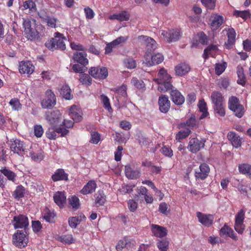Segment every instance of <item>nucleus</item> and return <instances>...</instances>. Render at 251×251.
Masks as SVG:
<instances>
[{
    "label": "nucleus",
    "mask_w": 251,
    "mask_h": 251,
    "mask_svg": "<svg viewBox=\"0 0 251 251\" xmlns=\"http://www.w3.org/2000/svg\"><path fill=\"white\" fill-rule=\"evenodd\" d=\"M199 42L203 45H207L208 38L203 32H201L198 34Z\"/></svg>",
    "instance_id": "774afa93"
},
{
    "label": "nucleus",
    "mask_w": 251,
    "mask_h": 251,
    "mask_svg": "<svg viewBox=\"0 0 251 251\" xmlns=\"http://www.w3.org/2000/svg\"><path fill=\"white\" fill-rule=\"evenodd\" d=\"M191 133L190 129L186 128L184 130L178 131L176 136V139L180 142L182 139L187 138Z\"/></svg>",
    "instance_id": "a18cd8bd"
},
{
    "label": "nucleus",
    "mask_w": 251,
    "mask_h": 251,
    "mask_svg": "<svg viewBox=\"0 0 251 251\" xmlns=\"http://www.w3.org/2000/svg\"><path fill=\"white\" fill-rule=\"evenodd\" d=\"M159 109L163 113H167L170 109L171 103L167 95H161L158 99Z\"/></svg>",
    "instance_id": "a211bd4d"
},
{
    "label": "nucleus",
    "mask_w": 251,
    "mask_h": 251,
    "mask_svg": "<svg viewBox=\"0 0 251 251\" xmlns=\"http://www.w3.org/2000/svg\"><path fill=\"white\" fill-rule=\"evenodd\" d=\"M154 81L158 84V90L160 92H167L173 87L172 77L163 68L160 69Z\"/></svg>",
    "instance_id": "f257e3e1"
},
{
    "label": "nucleus",
    "mask_w": 251,
    "mask_h": 251,
    "mask_svg": "<svg viewBox=\"0 0 251 251\" xmlns=\"http://www.w3.org/2000/svg\"><path fill=\"white\" fill-rule=\"evenodd\" d=\"M100 140V134L96 131L91 132V139L90 142L92 144H97Z\"/></svg>",
    "instance_id": "4d7b16f0"
},
{
    "label": "nucleus",
    "mask_w": 251,
    "mask_h": 251,
    "mask_svg": "<svg viewBox=\"0 0 251 251\" xmlns=\"http://www.w3.org/2000/svg\"><path fill=\"white\" fill-rule=\"evenodd\" d=\"M151 227L152 234L156 237L162 238L167 234L168 230L165 227L153 224Z\"/></svg>",
    "instance_id": "5701e85b"
},
{
    "label": "nucleus",
    "mask_w": 251,
    "mask_h": 251,
    "mask_svg": "<svg viewBox=\"0 0 251 251\" xmlns=\"http://www.w3.org/2000/svg\"><path fill=\"white\" fill-rule=\"evenodd\" d=\"M65 40H66V39L64 35L58 32H56L54 34V37L47 41L45 45L50 50H64L66 49Z\"/></svg>",
    "instance_id": "f03ea898"
},
{
    "label": "nucleus",
    "mask_w": 251,
    "mask_h": 251,
    "mask_svg": "<svg viewBox=\"0 0 251 251\" xmlns=\"http://www.w3.org/2000/svg\"><path fill=\"white\" fill-rule=\"evenodd\" d=\"M227 137L228 139L231 142L233 147L237 148L241 146V139L235 132L230 131L228 133Z\"/></svg>",
    "instance_id": "473e14b6"
},
{
    "label": "nucleus",
    "mask_w": 251,
    "mask_h": 251,
    "mask_svg": "<svg viewBox=\"0 0 251 251\" xmlns=\"http://www.w3.org/2000/svg\"><path fill=\"white\" fill-rule=\"evenodd\" d=\"M226 67V62L216 64L215 74L218 75H220L224 72Z\"/></svg>",
    "instance_id": "13d9d810"
},
{
    "label": "nucleus",
    "mask_w": 251,
    "mask_h": 251,
    "mask_svg": "<svg viewBox=\"0 0 251 251\" xmlns=\"http://www.w3.org/2000/svg\"><path fill=\"white\" fill-rule=\"evenodd\" d=\"M89 74L93 77L100 79H105L108 75V71L106 67H91Z\"/></svg>",
    "instance_id": "ddd939ff"
},
{
    "label": "nucleus",
    "mask_w": 251,
    "mask_h": 251,
    "mask_svg": "<svg viewBox=\"0 0 251 251\" xmlns=\"http://www.w3.org/2000/svg\"><path fill=\"white\" fill-rule=\"evenodd\" d=\"M169 241L167 238L163 239L157 242V247L160 251H167L169 249Z\"/></svg>",
    "instance_id": "3c124183"
},
{
    "label": "nucleus",
    "mask_w": 251,
    "mask_h": 251,
    "mask_svg": "<svg viewBox=\"0 0 251 251\" xmlns=\"http://www.w3.org/2000/svg\"><path fill=\"white\" fill-rule=\"evenodd\" d=\"M81 219L78 217H73L69 219V224L73 228H76L77 226L80 224Z\"/></svg>",
    "instance_id": "052dcab7"
},
{
    "label": "nucleus",
    "mask_w": 251,
    "mask_h": 251,
    "mask_svg": "<svg viewBox=\"0 0 251 251\" xmlns=\"http://www.w3.org/2000/svg\"><path fill=\"white\" fill-rule=\"evenodd\" d=\"M164 60L163 55L160 53L156 54H146L144 56V63L147 66H151L154 65L159 64Z\"/></svg>",
    "instance_id": "9b49d317"
},
{
    "label": "nucleus",
    "mask_w": 251,
    "mask_h": 251,
    "mask_svg": "<svg viewBox=\"0 0 251 251\" xmlns=\"http://www.w3.org/2000/svg\"><path fill=\"white\" fill-rule=\"evenodd\" d=\"M218 49L216 45H211L208 46L206 49H204L203 54L202 55L203 58L206 60L209 58V55L212 51L216 52Z\"/></svg>",
    "instance_id": "de8ad7c7"
},
{
    "label": "nucleus",
    "mask_w": 251,
    "mask_h": 251,
    "mask_svg": "<svg viewBox=\"0 0 251 251\" xmlns=\"http://www.w3.org/2000/svg\"><path fill=\"white\" fill-rule=\"evenodd\" d=\"M238 105H241L240 103L239 100L236 97L231 96L229 98L228 106L231 111H235V109L238 107Z\"/></svg>",
    "instance_id": "49530a36"
},
{
    "label": "nucleus",
    "mask_w": 251,
    "mask_h": 251,
    "mask_svg": "<svg viewBox=\"0 0 251 251\" xmlns=\"http://www.w3.org/2000/svg\"><path fill=\"white\" fill-rule=\"evenodd\" d=\"M11 223L14 229H23L22 230L26 231L29 226L28 219L23 214H19L14 216Z\"/></svg>",
    "instance_id": "39448f33"
},
{
    "label": "nucleus",
    "mask_w": 251,
    "mask_h": 251,
    "mask_svg": "<svg viewBox=\"0 0 251 251\" xmlns=\"http://www.w3.org/2000/svg\"><path fill=\"white\" fill-rule=\"evenodd\" d=\"M250 15V13L249 11L245 10V11H238L235 10L234 12V15L236 16L237 17H241L244 20H246L249 15Z\"/></svg>",
    "instance_id": "0e129e2a"
},
{
    "label": "nucleus",
    "mask_w": 251,
    "mask_h": 251,
    "mask_svg": "<svg viewBox=\"0 0 251 251\" xmlns=\"http://www.w3.org/2000/svg\"><path fill=\"white\" fill-rule=\"evenodd\" d=\"M47 120L54 126L62 125V117L60 112L58 110H53L50 112H47L46 114Z\"/></svg>",
    "instance_id": "9d476101"
},
{
    "label": "nucleus",
    "mask_w": 251,
    "mask_h": 251,
    "mask_svg": "<svg viewBox=\"0 0 251 251\" xmlns=\"http://www.w3.org/2000/svg\"><path fill=\"white\" fill-rule=\"evenodd\" d=\"M69 204L74 209H77L80 206L79 200L76 196H72L68 199Z\"/></svg>",
    "instance_id": "603ef678"
},
{
    "label": "nucleus",
    "mask_w": 251,
    "mask_h": 251,
    "mask_svg": "<svg viewBox=\"0 0 251 251\" xmlns=\"http://www.w3.org/2000/svg\"><path fill=\"white\" fill-rule=\"evenodd\" d=\"M186 126L189 127L190 130L197 128V120L194 115L192 114L191 117L186 122H181L178 125V128H184Z\"/></svg>",
    "instance_id": "a878e982"
},
{
    "label": "nucleus",
    "mask_w": 251,
    "mask_h": 251,
    "mask_svg": "<svg viewBox=\"0 0 251 251\" xmlns=\"http://www.w3.org/2000/svg\"><path fill=\"white\" fill-rule=\"evenodd\" d=\"M219 234L221 237H229L235 241L238 240L237 236L233 230L226 224L221 228Z\"/></svg>",
    "instance_id": "b1692460"
},
{
    "label": "nucleus",
    "mask_w": 251,
    "mask_h": 251,
    "mask_svg": "<svg viewBox=\"0 0 251 251\" xmlns=\"http://www.w3.org/2000/svg\"><path fill=\"white\" fill-rule=\"evenodd\" d=\"M199 222L203 226L210 227L213 224L214 217L211 214H206L201 212L196 213Z\"/></svg>",
    "instance_id": "dca6fc26"
},
{
    "label": "nucleus",
    "mask_w": 251,
    "mask_h": 251,
    "mask_svg": "<svg viewBox=\"0 0 251 251\" xmlns=\"http://www.w3.org/2000/svg\"><path fill=\"white\" fill-rule=\"evenodd\" d=\"M95 197L96 198L95 204L97 206H99L104 204L106 201V197L103 191H99L96 194H95Z\"/></svg>",
    "instance_id": "a19ab883"
},
{
    "label": "nucleus",
    "mask_w": 251,
    "mask_h": 251,
    "mask_svg": "<svg viewBox=\"0 0 251 251\" xmlns=\"http://www.w3.org/2000/svg\"><path fill=\"white\" fill-rule=\"evenodd\" d=\"M205 140L201 139L199 140L197 138H192L190 139L187 149L191 153H195L204 148L205 146Z\"/></svg>",
    "instance_id": "1a4fd4ad"
},
{
    "label": "nucleus",
    "mask_w": 251,
    "mask_h": 251,
    "mask_svg": "<svg viewBox=\"0 0 251 251\" xmlns=\"http://www.w3.org/2000/svg\"><path fill=\"white\" fill-rule=\"evenodd\" d=\"M0 173L2 174L8 180L15 182L16 180V174L9 169H6L5 167L0 170Z\"/></svg>",
    "instance_id": "4c0bfd02"
},
{
    "label": "nucleus",
    "mask_w": 251,
    "mask_h": 251,
    "mask_svg": "<svg viewBox=\"0 0 251 251\" xmlns=\"http://www.w3.org/2000/svg\"><path fill=\"white\" fill-rule=\"evenodd\" d=\"M100 100L105 109H107L108 110L112 109L109 101V99L106 96L103 94L101 95Z\"/></svg>",
    "instance_id": "680f3d73"
},
{
    "label": "nucleus",
    "mask_w": 251,
    "mask_h": 251,
    "mask_svg": "<svg viewBox=\"0 0 251 251\" xmlns=\"http://www.w3.org/2000/svg\"><path fill=\"white\" fill-rule=\"evenodd\" d=\"M13 245L19 249L26 247L28 242V236L26 231L17 230L12 235Z\"/></svg>",
    "instance_id": "20e7f679"
},
{
    "label": "nucleus",
    "mask_w": 251,
    "mask_h": 251,
    "mask_svg": "<svg viewBox=\"0 0 251 251\" xmlns=\"http://www.w3.org/2000/svg\"><path fill=\"white\" fill-rule=\"evenodd\" d=\"M130 15L126 11H123L118 14V20L121 22L126 21L129 19Z\"/></svg>",
    "instance_id": "338daca9"
},
{
    "label": "nucleus",
    "mask_w": 251,
    "mask_h": 251,
    "mask_svg": "<svg viewBox=\"0 0 251 251\" xmlns=\"http://www.w3.org/2000/svg\"><path fill=\"white\" fill-rule=\"evenodd\" d=\"M25 33L27 35L28 38L31 40H37L40 38L38 31L35 28L33 27L28 31H25Z\"/></svg>",
    "instance_id": "8fccbe9b"
},
{
    "label": "nucleus",
    "mask_w": 251,
    "mask_h": 251,
    "mask_svg": "<svg viewBox=\"0 0 251 251\" xmlns=\"http://www.w3.org/2000/svg\"><path fill=\"white\" fill-rule=\"evenodd\" d=\"M79 81L80 83L87 87L92 84V79L88 74H84L80 75Z\"/></svg>",
    "instance_id": "09e8293b"
},
{
    "label": "nucleus",
    "mask_w": 251,
    "mask_h": 251,
    "mask_svg": "<svg viewBox=\"0 0 251 251\" xmlns=\"http://www.w3.org/2000/svg\"><path fill=\"white\" fill-rule=\"evenodd\" d=\"M69 114L73 121L75 122H79L82 120V111L76 105H73L70 107Z\"/></svg>",
    "instance_id": "4be33fe9"
},
{
    "label": "nucleus",
    "mask_w": 251,
    "mask_h": 251,
    "mask_svg": "<svg viewBox=\"0 0 251 251\" xmlns=\"http://www.w3.org/2000/svg\"><path fill=\"white\" fill-rule=\"evenodd\" d=\"M238 169L241 174L246 175L251 179V165L247 163L240 164Z\"/></svg>",
    "instance_id": "ea45409f"
},
{
    "label": "nucleus",
    "mask_w": 251,
    "mask_h": 251,
    "mask_svg": "<svg viewBox=\"0 0 251 251\" xmlns=\"http://www.w3.org/2000/svg\"><path fill=\"white\" fill-rule=\"evenodd\" d=\"M9 104L14 110H18L21 108V104L19 100L17 98L12 99L9 101Z\"/></svg>",
    "instance_id": "e2e57ef3"
},
{
    "label": "nucleus",
    "mask_w": 251,
    "mask_h": 251,
    "mask_svg": "<svg viewBox=\"0 0 251 251\" xmlns=\"http://www.w3.org/2000/svg\"><path fill=\"white\" fill-rule=\"evenodd\" d=\"M211 99L214 104L215 111L221 116H224L226 114L223 105L224 98L221 93L218 91H214L211 94Z\"/></svg>",
    "instance_id": "7ed1b4c3"
},
{
    "label": "nucleus",
    "mask_w": 251,
    "mask_h": 251,
    "mask_svg": "<svg viewBox=\"0 0 251 251\" xmlns=\"http://www.w3.org/2000/svg\"><path fill=\"white\" fill-rule=\"evenodd\" d=\"M146 42L147 45L145 54L148 53L153 54V51L157 48V43L156 41L151 37H148Z\"/></svg>",
    "instance_id": "72a5a7b5"
},
{
    "label": "nucleus",
    "mask_w": 251,
    "mask_h": 251,
    "mask_svg": "<svg viewBox=\"0 0 251 251\" xmlns=\"http://www.w3.org/2000/svg\"><path fill=\"white\" fill-rule=\"evenodd\" d=\"M182 33L178 29H172L168 30H162L161 36L163 39L168 43L176 42L179 39Z\"/></svg>",
    "instance_id": "423d86ee"
},
{
    "label": "nucleus",
    "mask_w": 251,
    "mask_h": 251,
    "mask_svg": "<svg viewBox=\"0 0 251 251\" xmlns=\"http://www.w3.org/2000/svg\"><path fill=\"white\" fill-rule=\"evenodd\" d=\"M34 66L31 61H22L19 67V72L21 74L31 75L34 71Z\"/></svg>",
    "instance_id": "412c9836"
},
{
    "label": "nucleus",
    "mask_w": 251,
    "mask_h": 251,
    "mask_svg": "<svg viewBox=\"0 0 251 251\" xmlns=\"http://www.w3.org/2000/svg\"><path fill=\"white\" fill-rule=\"evenodd\" d=\"M237 74L238 78L237 81V83L244 86L246 83V78L244 73L243 68L241 65H238L237 67Z\"/></svg>",
    "instance_id": "e433bc0d"
},
{
    "label": "nucleus",
    "mask_w": 251,
    "mask_h": 251,
    "mask_svg": "<svg viewBox=\"0 0 251 251\" xmlns=\"http://www.w3.org/2000/svg\"><path fill=\"white\" fill-rule=\"evenodd\" d=\"M161 153L166 156L171 157L173 155V151L169 146H164L160 150Z\"/></svg>",
    "instance_id": "69168bd1"
},
{
    "label": "nucleus",
    "mask_w": 251,
    "mask_h": 251,
    "mask_svg": "<svg viewBox=\"0 0 251 251\" xmlns=\"http://www.w3.org/2000/svg\"><path fill=\"white\" fill-rule=\"evenodd\" d=\"M201 2L208 9L214 10L215 8L216 0H201Z\"/></svg>",
    "instance_id": "864d4df0"
},
{
    "label": "nucleus",
    "mask_w": 251,
    "mask_h": 251,
    "mask_svg": "<svg viewBox=\"0 0 251 251\" xmlns=\"http://www.w3.org/2000/svg\"><path fill=\"white\" fill-rule=\"evenodd\" d=\"M51 179L54 182L68 180V174L65 173L63 169H57L51 176Z\"/></svg>",
    "instance_id": "cd10ccee"
},
{
    "label": "nucleus",
    "mask_w": 251,
    "mask_h": 251,
    "mask_svg": "<svg viewBox=\"0 0 251 251\" xmlns=\"http://www.w3.org/2000/svg\"><path fill=\"white\" fill-rule=\"evenodd\" d=\"M128 36H120L114 40L112 42L116 48L122 46L128 40Z\"/></svg>",
    "instance_id": "5fc2aeb1"
},
{
    "label": "nucleus",
    "mask_w": 251,
    "mask_h": 251,
    "mask_svg": "<svg viewBox=\"0 0 251 251\" xmlns=\"http://www.w3.org/2000/svg\"><path fill=\"white\" fill-rule=\"evenodd\" d=\"M10 149L11 151L20 156H24L26 153L25 144L23 141L16 139L10 140Z\"/></svg>",
    "instance_id": "0eeeda50"
},
{
    "label": "nucleus",
    "mask_w": 251,
    "mask_h": 251,
    "mask_svg": "<svg viewBox=\"0 0 251 251\" xmlns=\"http://www.w3.org/2000/svg\"><path fill=\"white\" fill-rule=\"evenodd\" d=\"M210 25L213 30H217L222 25L224 21L223 16L217 13H212L209 19Z\"/></svg>",
    "instance_id": "6ab92c4d"
},
{
    "label": "nucleus",
    "mask_w": 251,
    "mask_h": 251,
    "mask_svg": "<svg viewBox=\"0 0 251 251\" xmlns=\"http://www.w3.org/2000/svg\"><path fill=\"white\" fill-rule=\"evenodd\" d=\"M60 93L66 100H69L73 98L71 90L68 85H64L61 87Z\"/></svg>",
    "instance_id": "79ce46f5"
},
{
    "label": "nucleus",
    "mask_w": 251,
    "mask_h": 251,
    "mask_svg": "<svg viewBox=\"0 0 251 251\" xmlns=\"http://www.w3.org/2000/svg\"><path fill=\"white\" fill-rule=\"evenodd\" d=\"M226 31L227 40L225 43V48L226 49H231L233 48L235 42L236 32L232 27L226 28L224 30Z\"/></svg>",
    "instance_id": "f3484780"
},
{
    "label": "nucleus",
    "mask_w": 251,
    "mask_h": 251,
    "mask_svg": "<svg viewBox=\"0 0 251 251\" xmlns=\"http://www.w3.org/2000/svg\"><path fill=\"white\" fill-rule=\"evenodd\" d=\"M73 59L75 62L79 63L83 66H86L88 64L87 54L85 52H76L74 53Z\"/></svg>",
    "instance_id": "7c9ffc66"
},
{
    "label": "nucleus",
    "mask_w": 251,
    "mask_h": 251,
    "mask_svg": "<svg viewBox=\"0 0 251 251\" xmlns=\"http://www.w3.org/2000/svg\"><path fill=\"white\" fill-rule=\"evenodd\" d=\"M55 96L53 92L48 89L46 92V96L41 101V105L44 108H49L54 106L55 104Z\"/></svg>",
    "instance_id": "f8f14e48"
},
{
    "label": "nucleus",
    "mask_w": 251,
    "mask_h": 251,
    "mask_svg": "<svg viewBox=\"0 0 251 251\" xmlns=\"http://www.w3.org/2000/svg\"><path fill=\"white\" fill-rule=\"evenodd\" d=\"M125 66L128 69H132L136 68V62L132 58H126L124 60Z\"/></svg>",
    "instance_id": "bf43d9fd"
},
{
    "label": "nucleus",
    "mask_w": 251,
    "mask_h": 251,
    "mask_svg": "<svg viewBox=\"0 0 251 251\" xmlns=\"http://www.w3.org/2000/svg\"><path fill=\"white\" fill-rule=\"evenodd\" d=\"M40 17L44 22L47 23L48 26L51 28L56 27L57 19L53 16H50L45 12L41 13Z\"/></svg>",
    "instance_id": "c85d7f7f"
},
{
    "label": "nucleus",
    "mask_w": 251,
    "mask_h": 251,
    "mask_svg": "<svg viewBox=\"0 0 251 251\" xmlns=\"http://www.w3.org/2000/svg\"><path fill=\"white\" fill-rule=\"evenodd\" d=\"M56 215L53 211H51L48 208H45L42 212V217L47 222L53 223Z\"/></svg>",
    "instance_id": "c9c22d12"
},
{
    "label": "nucleus",
    "mask_w": 251,
    "mask_h": 251,
    "mask_svg": "<svg viewBox=\"0 0 251 251\" xmlns=\"http://www.w3.org/2000/svg\"><path fill=\"white\" fill-rule=\"evenodd\" d=\"M29 156L35 161H40L43 159L44 157L42 151L38 152L31 151L29 152Z\"/></svg>",
    "instance_id": "6e6d98bb"
},
{
    "label": "nucleus",
    "mask_w": 251,
    "mask_h": 251,
    "mask_svg": "<svg viewBox=\"0 0 251 251\" xmlns=\"http://www.w3.org/2000/svg\"><path fill=\"white\" fill-rule=\"evenodd\" d=\"M210 168L206 163H202L199 167V169L195 172V177L196 179L204 180L208 176Z\"/></svg>",
    "instance_id": "2eb2a0df"
},
{
    "label": "nucleus",
    "mask_w": 251,
    "mask_h": 251,
    "mask_svg": "<svg viewBox=\"0 0 251 251\" xmlns=\"http://www.w3.org/2000/svg\"><path fill=\"white\" fill-rule=\"evenodd\" d=\"M25 193V188L21 185H18L16 187V189L12 193L13 197L17 200L24 197Z\"/></svg>",
    "instance_id": "58836bf2"
},
{
    "label": "nucleus",
    "mask_w": 251,
    "mask_h": 251,
    "mask_svg": "<svg viewBox=\"0 0 251 251\" xmlns=\"http://www.w3.org/2000/svg\"><path fill=\"white\" fill-rule=\"evenodd\" d=\"M125 173L126 176L129 179H136L140 176V172L133 170L129 165L125 166Z\"/></svg>",
    "instance_id": "2f4dec72"
},
{
    "label": "nucleus",
    "mask_w": 251,
    "mask_h": 251,
    "mask_svg": "<svg viewBox=\"0 0 251 251\" xmlns=\"http://www.w3.org/2000/svg\"><path fill=\"white\" fill-rule=\"evenodd\" d=\"M245 213L244 210L242 209L235 216L234 227L236 231L240 234H243L245 228V226L244 224Z\"/></svg>",
    "instance_id": "6e6552de"
},
{
    "label": "nucleus",
    "mask_w": 251,
    "mask_h": 251,
    "mask_svg": "<svg viewBox=\"0 0 251 251\" xmlns=\"http://www.w3.org/2000/svg\"><path fill=\"white\" fill-rule=\"evenodd\" d=\"M191 68L189 65L185 62L180 63L175 67L176 75L178 76H183L190 72Z\"/></svg>",
    "instance_id": "bb28decb"
},
{
    "label": "nucleus",
    "mask_w": 251,
    "mask_h": 251,
    "mask_svg": "<svg viewBox=\"0 0 251 251\" xmlns=\"http://www.w3.org/2000/svg\"><path fill=\"white\" fill-rule=\"evenodd\" d=\"M22 10H28L29 13L35 12L37 10L36 3L33 0H25L23 2Z\"/></svg>",
    "instance_id": "f704fd0d"
},
{
    "label": "nucleus",
    "mask_w": 251,
    "mask_h": 251,
    "mask_svg": "<svg viewBox=\"0 0 251 251\" xmlns=\"http://www.w3.org/2000/svg\"><path fill=\"white\" fill-rule=\"evenodd\" d=\"M131 84L142 92L145 90V84L141 79L133 77L131 80Z\"/></svg>",
    "instance_id": "c03bdc74"
},
{
    "label": "nucleus",
    "mask_w": 251,
    "mask_h": 251,
    "mask_svg": "<svg viewBox=\"0 0 251 251\" xmlns=\"http://www.w3.org/2000/svg\"><path fill=\"white\" fill-rule=\"evenodd\" d=\"M170 98L172 101L176 105H182L185 101L184 97L177 89H171Z\"/></svg>",
    "instance_id": "aec40b11"
},
{
    "label": "nucleus",
    "mask_w": 251,
    "mask_h": 251,
    "mask_svg": "<svg viewBox=\"0 0 251 251\" xmlns=\"http://www.w3.org/2000/svg\"><path fill=\"white\" fill-rule=\"evenodd\" d=\"M97 187V185L94 180H89L80 191V193L84 195L94 193Z\"/></svg>",
    "instance_id": "393cba45"
},
{
    "label": "nucleus",
    "mask_w": 251,
    "mask_h": 251,
    "mask_svg": "<svg viewBox=\"0 0 251 251\" xmlns=\"http://www.w3.org/2000/svg\"><path fill=\"white\" fill-rule=\"evenodd\" d=\"M53 199L55 203L59 206L60 208H62L64 206L66 203V197L64 192L58 191L54 194Z\"/></svg>",
    "instance_id": "c756f323"
},
{
    "label": "nucleus",
    "mask_w": 251,
    "mask_h": 251,
    "mask_svg": "<svg viewBox=\"0 0 251 251\" xmlns=\"http://www.w3.org/2000/svg\"><path fill=\"white\" fill-rule=\"evenodd\" d=\"M198 105L200 111L202 113L200 117V119H202L207 117L208 115V112L207 111V104L204 100L203 99L200 100Z\"/></svg>",
    "instance_id": "37998d69"
},
{
    "label": "nucleus",
    "mask_w": 251,
    "mask_h": 251,
    "mask_svg": "<svg viewBox=\"0 0 251 251\" xmlns=\"http://www.w3.org/2000/svg\"><path fill=\"white\" fill-rule=\"evenodd\" d=\"M50 127L46 132L47 137L51 140H55L56 138V133L61 134V136H64L69 133V130L63 127Z\"/></svg>",
    "instance_id": "4468645a"
}]
</instances>
